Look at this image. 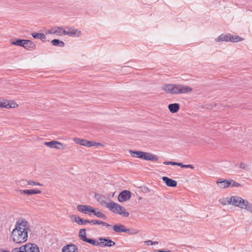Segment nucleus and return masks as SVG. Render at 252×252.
Wrapping results in <instances>:
<instances>
[{
	"instance_id": "obj_43",
	"label": "nucleus",
	"mask_w": 252,
	"mask_h": 252,
	"mask_svg": "<svg viewBox=\"0 0 252 252\" xmlns=\"http://www.w3.org/2000/svg\"><path fill=\"white\" fill-rule=\"evenodd\" d=\"M230 186L232 187H239L241 186V185L239 183L236 182L232 180L231 185Z\"/></svg>"
},
{
	"instance_id": "obj_7",
	"label": "nucleus",
	"mask_w": 252,
	"mask_h": 252,
	"mask_svg": "<svg viewBox=\"0 0 252 252\" xmlns=\"http://www.w3.org/2000/svg\"><path fill=\"white\" fill-rule=\"evenodd\" d=\"M131 196V193L129 190H124L121 191L118 196V200L120 202H123L129 200Z\"/></svg>"
},
{
	"instance_id": "obj_55",
	"label": "nucleus",
	"mask_w": 252,
	"mask_h": 252,
	"mask_svg": "<svg viewBox=\"0 0 252 252\" xmlns=\"http://www.w3.org/2000/svg\"><path fill=\"white\" fill-rule=\"evenodd\" d=\"M98 211H99L98 209V210H95V212H98Z\"/></svg>"
},
{
	"instance_id": "obj_11",
	"label": "nucleus",
	"mask_w": 252,
	"mask_h": 252,
	"mask_svg": "<svg viewBox=\"0 0 252 252\" xmlns=\"http://www.w3.org/2000/svg\"><path fill=\"white\" fill-rule=\"evenodd\" d=\"M22 47L28 50H33L35 49L36 46L31 40L25 39Z\"/></svg>"
},
{
	"instance_id": "obj_6",
	"label": "nucleus",
	"mask_w": 252,
	"mask_h": 252,
	"mask_svg": "<svg viewBox=\"0 0 252 252\" xmlns=\"http://www.w3.org/2000/svg\"><path fill=\"white\" fill-rule=\"evenodd\" d=\"M138 158L152 161H156L158 159V157L157 156L150 153H146L142 151Z\"/></svg>"
},
{
	"instance_id": "obj_8",
	"label": "nucleus",
	"mask_w": 252,
	"mask_h": 252,
	"mask_svg": "<svg viewBox=\"0 0 252 252\" xmlns=\"http://www.w3.org/2000/svg\"><path fill=\"white\" fill-rule=\"evenodd\" d=\"M63 34L67 35L71 37H79L81 34V32L78 29L71 27L69 28L68 31L63 30Z\"/></svg>"
},
{
	"instance_id": "obj_3",
	"label": "nucleus",
	"mask_w": 252,
	"mask_h": 252,
	"mask_svg": "<svg viewBox=\"0 0 252 252\" xmlns=\"http://www.w3.org/2000/svg\"><path fill=\"white\" fill-rule=\"evenodd\" d=\"M226 200L228 204L238 207L241 209H243L244 207L246 201L247 200L238 196L227 197L226 198Z\"/></svg>"
},
{
	"instance_id": "obj_54",
	"label": "nucleus",
	"mask_w": 252,
	"mask_h": 252,
	"mask_svg": "<svg viewBox=\"0 0 252 252\" xmlns=\"http://www.w3.org/2000/svg\"><path fill=\"white\" fill-rule=\"evenodd\" d=\"M26 182V181H25V180H21L20 181V183H23V182Z\"/></svg>"
},
{
	"instance_id": "obj_42",
	"label": "nucleus",
	"mask_w": 252,
	"mask_h": 252,
	"mask_svg": "<svg viewBox=\"0 0 252 252\" xmlns=\"http://www.w3.org/2000/svg\"><path fill=\"white\" fill-rule=\"evenodd\" d=\"M164 165H179V162H176L174 161H164Z\"/></svg>"
},
{
	"instance_id": "obj_21",
	"label": "nucleus",
	"mask_w": 252,
	"mask_h": 252,
	"mask_svg": "<svg viewBox=\"0 0 252 252\" xmlns=\"http://www.w3.org/2000/svg\"><path fill=\"white\" fill-rule=\"evenodd\" d=\"M125 227L123 224H116L113 225V229L116 232H124Z\"/></svg>"
},
{
	"instance_id": "obj_46",
	"label": "nucleus",
	"mask_w": 252,
	"mask_h": 252,
	"mask_svg": "<svg viewBox=\"0 0 252 252\" xmlns=\"http://www.w3.org/2000/svg\"><path fill=\"white\" fill-rule=\"evenodd\" d=\"M155 252H171V251H169V250L165 251V250H155Z\"/></svg>"
},
{
	"instance_id": "obj_50",
	"label": "nucleus",
	"mask_w": 252,
	"mask_h": 252,
	"mask_svg": "<svg viewBox=\"0 0 252 252\" xmlns=\"http://www.w3.org/2000/svg\"><path fill=\"white\" fill-rule=\"evenodd\" d=\"M90 223V220H83V224H86V223Z\"/></svg>"
},
{
	"instance_id": "obj_48",
	"label": "nucleus",
	"mask_w": 252,
	"mask_h": 252,
	"mask_svg": "<svg viewBox=\"0 0 252 252\" xmlns=\"http://www.w3.org/2000/svg\"><path fill=\"white\" fill-rule=\"evenodd\" d=\"M239 167L241 169H245L246 167L245 164L244 163L241 162L239 165Z\"/></svg>"
},
{
	"instance_id": "obj_34",
	"label": "nucleus",
	"mask_w": 252,
	"mask_h": 252,
	"mask_svg": "<svg viewBox=\"0 0 252 252\" xmlns=\"http://www.w3.org/2000/svg\"><path fill=\"white\" fill-rule=\"evenodd\" d=\"M0 108H10L11 105H10V102L8 100H5L0 102Z\"/></svg>"
},
{
	"instance_id": "obj_1",
	"label": "nucleus",
	"mask_w": 252,
	"mask_h": 252,
	"mask_svg": "<svg viewBox=\"0 0 252 252\" xmlns=\"http://www.w3.org/2000/svg\"><path fill=\"white\" fill-rule=\"evenodd\" d=\"M30 231V225L28 221L24 218H20L16 221L15 228L11 233L13 241L17 244L26 242Z\"/></svg>"
},
{
	"instance_id": "obj_5",
	"label": "nucleus",
	"mask_w": 252,
	"mask_h": 252,
	"mask_svg": "<svg viewBox=\"0 0 252 252\" xmlns=\"http://www.w3.org/2000/svg\"><path fill=\"white\" fill-rule=\"evenodd\" d=\"M78 211L86 214L91 215L92 213L94 214L95 210H98V208H94L90 205H79L77 206Z\"/></svg>"
},
{
	"instance_id": "obj_44",
	"label": "nucleus",
	"mask_w": 252,
	"mask_h": 252,
	"mask_svg": "<svg viewBox=\"0 0 252 252\" xmlns=\"http://www.w3.org/2000/svg\"><path fill=\"white\" fill-rule=\"evenodd\" d=\"M220 202L221 203V204H222L223 205L228 204L227 203V200H226V198L220 199Z\"/></svg>"
},
{
	"instance_id": "obj_12",
	"label": "nucleus",
	"mask_w": 252,
	"mask_h": 252,
	"mask_svg": "<svg viewBox=\"0 0 252 252\" xmlns=\"http://www.w3.org/2000/svg\"><path fill=\"white\" fill-rule=\"evenodd\" d=\"M100 243L103 245V247H109L115 245V243L110 239L109 238H100Z\"/></svg>"
},
{
	"instance_id": "obj_35",
	"label": "nucleus",
	"mask_w": 252,
	"mask_h": 252,
	"mask_svg": "<svg viewBox=\"0 0 252 252\" xmlns=\"http://www.w3.org/2000/svg\"><path fill=\"white\" fill-rule=\"evenodd\" d=\"M75 140L77 144L87 147V140L80 138H77Z\"/></svg>"
},
{
	"instance_id": "obj_49",
	"label": "nucleus",
	"mask_w": 252,
	"mask_h": 252,
	"mask_svg": "<svg viewBox=\"0 0 252 252\" xmlns=\"http://www.w3.org/2000/svg\"><path fill=\"white\" fill-rule=\"evenodd\" d=\"M10 105H11V106L10 108H14L17 106V105L14 102H13V101L11 102V103L10 102Z\"/></svg>"
},
{
	"instance_id": "obj_19",
	"label": "nucleus",
	"mask_w": 252,
	"mask_h": 252,
	"mask_svg": "<svg viewBox=\"0 0 252 252\" xmlns=\"http://www.w3.org/2000/svg\"><path fill=\"white\" fill-rule=\"evenodd\" d=\"M191 91L192 88L188 86L180 85V87H179V94L187 93Z\"/></svg>"
},
{
	"instance_id": "obj_30",
	"label": "nucleus",
	"mask_w": 252,
	"mask_h": 252,
	"mask_svg": "<svg viewBox=\"0 0 252 252\" xmlns=\"http://www.w3.org/2000/svg\"><path fill=\"white\" fill-rule=\"evenodd\" d=\"M245 205L243 209H245L252 213V204L250 203L248 200H246Z\"/></svg>"
},
{
	"instance_id": "obj_41",
	"label": "nucleus",
	"mask_w": 252,
	"mask_h": 252,
	"mask_svg": "<svg viewBox=\"0 0 252 252\" xmlns=\"http://www.w3.org/2000/svg\"><path fill=\"white\" fill-rule=\"evenodd\" d=\"M27 182H28V185H31V186H43L42 184H41L39 183L35 182L32 181H27Z\"/></svg>"
},
{
	"instance_id": "obj_23",
	"label": "nucleus",
	"mask_w": 252,
	"mask_h": 252,
	"mask_svg": "<svg viewBox=\"0 0 252 252\" xmlns=\"http://www.w3.org/2000/svg\"><path fill=\"white\" fill-rule=\"evenodd\" d=\"M90 223H93V224H101L102 225L106 227L111 226V225L107 223V222L99 220H90Z\"/></svg>"
},
{
	"instance_id": "obj_39",
	"label": "nucleus",
	"mask_w": 252,
	"mask_h": 252,
	"mask_svg": "<svg viewBox=\"0 0 252 252\" xmlns=\"http://www.w3.org/2000/svg\"><path fill=\"white\" fill-rule=\"evenodd\" d=\"M140 189H141V191L144 193H150L151 192H153L152 190L150 189H149L148 187H147L146 186L141 187Z\"/></svg>"
},
{
	"instance_id": "obj_29",
	"label": "nucleus",
	"mask_w": 252,
	"mask_h": 252,
	"mask_svg": "<svg viewBox=\"0 0 252 252\" xmlns=\"http://www.w3.org/2000/svg\"><path fill=\"white\" fill-rule=\"evenodd\" d=\"M41 192V190L38 189H27V194L32 195L35 194H40Z\"/></svg>"
},
{
	"instance_id": "obj_33",
	"label": "nucleus",
	"mask_w": 252,
	"mask_h": 252,
	"mask_svg": "<svg viewBox=\"0 0 252 252\" xmlns=\"http://www.w3.org/2000/svg\"><path fill=\"white\" fill-rule=\"evenodd\" d=\"M72 218H74V221L79 225H82L83 223V219L79 217H77L75 215H72Z\"/></svg>"
},
{
	"instance_id": "obj_14",
	"label": "nucleus",
	"mask_w": 252,
	"mask_h": 252,
	"mask_svg": "<svg viewBox=\"0 0 252 252\" xmlns=\"http://www.w3.org/2000/svg\"><path fill=\"white\" fill-rule=\"evenodd\" d=\"M62 252H78L77 247L74 244H68L64 246Z\"/></svg>"
},
{
	"instance_id": "obj_24",
	"label": "nucleus",
	"mask_w": 252,
	"mask_h": 252,
	"mask_svg": "<svg viewBox=\"0 0 252 252\" xmlns=\"http://www.w3.org/2000/svg\"><path fill=\"white\" fill-rule=\"evenodd\" d=\"M28 244L12 250L13 252H27Z\"/></svg>"
},
{
	"instance_id": "obj_36",
	"label": "nucleus",
	"mask_w": 252,
	"mask_h": 252,
	"mask_svg": "<svg viewBox=\"0 0 252 252\" xmlns=\"http://www.w3.org/2000/svg\"><path fill=\"white\" fill-rule=\"evenodd\" d=\"M94 215H95L97 218H101L104 220H106L107 219L106 216L103 213L100 212L99 211H98V212H95Z\"/></svg>"
},
{
	"instance_id": "obj_22",
	"label": "nucleus",
	"mask_w": 252,
	"mask_h": 252,
	"mask_svg": "<svg viewBox=\"0 0 252 252\" xmlns=\"http://www.w3.org/2000/svg\"><path fill=\"white\" fill-rule=\"evenodd\" d=\"M51 43L53 46H59L61 47H64L65 44L64 42L58 39H54L51 41Z\"/></svg>"
},
{
	"instance_id": "obj_18",
	"label": "nucleus",
	"mask_w": 252,
	"mask_h": 252,
	"mask_svg": "<svg viewBox=\"0 0 252 252\" xmlns=\"http://www.w3.org/2000/svg\"><path fill=\"white\" fill-rule=\"evenodd\" d=\"M168 108L171 113H175L179 111L180 105L178 103H171L168 105Z\"/></svg>"
},
{
	"instance_id": "obj_40",
	"label": "nucleus",
	"mask_w": 252,
	"mask_h": 252,
	"mask_svg": "<svg viewBox=\"0 0 252 252\" xmlns=\"http://www.w3.org/2000/svg\"><path fill=\"white\" fill-rule=\"evenodd\" d=\"M179 166H180L182 168H190L192 169L194 168V167L191 164H183L181 162H179Z\"/></svg>"
},
{
	"instance_id": "obj_2",
	"label": "nucleus",
	"mask_w": 252,
	"mask_h": 252,
	"mask_svg": "<svg viewBox=\"0 0 252 252\" xmlns=\"http://www.w3.org/2000/svg\"><path fill=\"white\" fill-rule=\"evenodd\" d=\"M106 207L114 213L119 214L124 217H128L129 213L122 206L113 201L106 204Z\"/></svg>"
},
{
	"instance_id": "obj_26",
	"label": "nucleus",
	"mask_w": 252,
	"mask_h": 252,
	"mask_svg": "<svg viewBox=\"0 0 252 252\" xmlns=\"http://www.w3.org/2000/svg\"><path fill=\"white\" fill-rule=\"evenodd\" d=\"M84 242L89 243L92 245H94V246H97L99 244H100V243H99L96 240L93 239L88 238L87 237H85V241Z\"/></svg>"
},
{
	"instance_id": "obj_9",
	"label": "nucleus",
	"mask_w": 252,
	"mask_h": 252,
	"mask_svg": "<svg viewBox=\"0 0 252 252\" xmlns=\"http://www.w3.org/2000/svg\"><path fill=\"white\" fill-rule=\"evenodd\" d=\"M44 144L51 148H55L57 149L63 150V145L60 142L57 141H51L50 142H45Z\"/></svg>"
},
{
	"instance_id": "obj_47",
	"label": "nucleus",
	"mask_w": 252,
	"mask_h": 252,
	"mask_svg": "<svg viewBox=\"0 0 252 252\" xmlns=\"http://www.w3.org/2000/svg\"><path fill=\"white\" fill-rule=\"evenodd\" d=\"M19 191L21 194H27V189H25V190L20 189L19 190Z\"/></svg>"
},
{
	"instance_id": "obj_27",
	"label": "nucleus",
	"mask_w": 252,
	"mask_h": 252,
	"mask_svg": "<svg viewBox=\"0 0 252 252\" xmlns=\"http://www.w3.org/2000/svg\"><path fill=\"white\" fill-rule=\"evenodd\" d=\"M78 236H79L80 239L84 242L85 241V237H87L86 233V229H85V228L81 229L79 230Z\"/></svg>"
},
{
	"instance_id": "obj_51",
	"label": "nucleus",
	"mask_w": 252,
	"mask_h": 252,
	"mask_svg": "<svg viewBox=\"0 0 252 252\" xmlns=\"http://www.w3.org/2000/svg\"><path fill=\"white\" fill-rule=\"evenodd\" d=\"M53 29L52 28L51 30H48L47 32V33H49V34H53Z\"/></svg>"
},
{
	"instance_id": "obj_15",
	"label": "nucleus",
	"mask_w": 252,
	"mask_h": 252,
	"mask_svg": "<svg viewBox=\"0 0 252 252\" xmlns=\"http://www.w3.org/2000/svg\"><path fill=\"white\" fill-rule=\"evenodd\" d=\"M94 198L97 200V202H98L101 205H104L105 204H107L106 202H105V196L103 195L98 194V193H95Z\"/></svg>"
},
{
	"instance_id": "obj_52",
	"label": "nucleus",
	"mask_w": 252,
	"mask_h": 252,
	"mask_svg": "<svg viewBox=\"0 0 252 252\" xmlns=\"http://www.w3.org/2000/svg\"><path fill=\"white\" fill-rule=\"evenodd\" d=\"M158 241H153V245H156V244H158Z\"/></svg>"
},
{
	"instance_id": "obj_16",
	"label": "nucleus",
	"mask_w": 252,
	"mask_h": 252,
	"mask_svg": "<svg viewBox=\"0 0 252 252\" xmlns=\"http://www.w3.org/2000/svg\"><path fill=\"white\" fill-rule=\"evenodd\" d=\"M27 252H39V249L35 244L28 243Z\"/></svg>"
},
{
	"instance_id": "obj_25",
	"label": "nucleus",
	"mask_w": 252,
	"mask_h": 252,
	"mask_svg": "<svg viewBox=\"0 0 252 252\" xmlns=\"http://www.w3.org/2000/svg\"><path fill=\"white\" fill-rule=\"evenodd\" d=\"M228 34H222L220 35L219 37H218L215 41L216 42H221V41H226L228 42Z\"/></svg>"
},
{
	"instance_id": "obj_45",
	"label": "nucleus",
	"mask_w": 252,
	"mask_h": 252,
	"mask_svg": "<svg viewBox=\"0 0 252 252\" xmlns=\"http://www.w3.org/2000/svg\"><path fill=\"white\" fill-rule=\"evenodd\" d=\"M145 243L147 244L148 246L152 245H153V241L151 240H147L145 242Z\"/></svg>"
},
{
	"instance_id": "obj_31",
	"label": "nucleus",
	"mask_w": 252,
	"mask_h": 252,
	"mask_svg": "<svg viewBox=\"0 0 252 252\" xmlns=\"http://www.w3.org/2000/svg\"><path fill=\"white\" fill-rule=\"evenodd\" d=\"M142 151H133L130 150L129 151V153L132 157L139 158Z\"/></svg>"
},
{
	"instance_id": "obj_10",
	"label": "nucleus",
	"mask_w": 252,
	"mask_h": 252,
	"mask_svg": "<svg viewBox=\"0 0 252 252\" xmlns=\"http://www.w3.org/2000/svg\"><path fill=\"white\" fill-rule=\"evenodd\" d=\"M232 181V180H227L226 179H219L216 182V183L220 188L224 189L230 186L231 185Z\"/></svg>"
},
{
	"instance_id": "obj_32",
	"label": "nucleus",
	"mask_w": 252,
	"mask_h": 252,
	"mask_svg": "<svg viewBox=\"0 0 252 252\" xmlns=\"http://www.w3.org/2000/svg\"><path fill=\"white\" fill-rule=\"evenodd\" d=\"M24 40L25 39H17L15 41H12L11 44L14 45L22 47Z\"/></svg>"
},
{
	"instance_id": "obj_17",
	"label": "nucleus",
	"mask_w": 252,
	"mask_h": 252,
	"mask_svg": "<svg viewBox=\"0 0 252 252\" xmlns=\"http://www.w3.org/2000/svg\"><path fill=\"white\" fill-rule=\"evenodd\" d=\"M228 42H237L239 41H242L244 38L238 35H231L228 34Z\"/></svg>"
},
{
	"instance_id": "obj_37",
	"label": "nucleus",
	"mask_w": 252,
	"mask_h": 252,
	"mask_svg": "<svg viewBox=\"0 0 252 252\" xmlns=\"http://www.w3.org/2000/svg\"><path fill=\"white\" fill-rule=\"evenodd\" d=\"M101 143H96L93 141H87V147H94L96 146H100L101 145Z\"/></svg>"
},
{
	"instance_id": "obj_4",
	"label": "nucleus",
	"mask_w": 252,
	"mask_h": 252,
	"mask_svg": "<svg viewBox=\"0 0 252 252\" xmlns=\"http://www.w3.org/2000/svg\"><path fill=\"white\" fill-rule=\"evenodd\" d=\"M179 84H166L163 86L162 89L167 93L179 94Z\"/></svg>"
},
{
	"instance_id": "obj_13",
	"label": "nucleus",
	"mask_w": 252,
	"mask_h": 252,
	"mask_svg": "<svg viewBox=\"0 0 252 252\" xmlns=\"http://www.w3.org/2000/svg\"><path fill=\"white\" fill-rule=\"evenodd\" d=\"M162 180L168 187L174 188L176 187L177 185V183L175 180H174L167 177H163L162 178Z\"/></svg>"
},
{
	"instance_id": "obj_20",
	"label": "nucleus",
	"mask_w": 252,
	"mask_h": 252,
	"mask_svg": "<svg viewBox=\"0 0 252 252\" xmlns=\"http://www.w3.org/2000/svg\"><path fill=\"white\" fill-rule=\"evenodd\" d=\"M32 36L35 39H40L42 42L46 41V36L43 33L33 32Z\"/></svg>"
},
{
	"instance_id": "obj_38",
	"label": "nucleus",
	"mask_w": 252,
	"mask_h": 252,
	"mask_svg": "<svg viewBox=\"0 0 252 252\" xmlns=\"http://www.w3.org/2000/svg\"><path fill=\"white\" fill-rule=\"evenodd\" d=\"M124 232L127 233L129 234H137V233H138V231H137L136 230H135V229L131 230V229H128V228H126L125 227Z\"/></svg>"
},
{
	"instance_id": "obj_53",
	"label": "nucleus",
	"mask_w": 252,
	"mask_h": 252,
	"mask_svg": "<svg viewBox=\"0 0 252 252\" xmlns=\"http://www.w3.org/2000/svg\"><path fill=\"white\" fill-rule=\"evenodd\" d=\"M1 252H10L1 249Z\"/></svg>"
},
{
	"instance_id": "obj_28",
	"label": "nucleus",
	"mask_w": 252,
	"mask_h": 252,
	"mask_svg": "<svg viewBox=\"0 0 252 252\" xmlns=\"http://www.w3.org/2000/svg\"><path fill=\"white\" fill-rule=\"evenodd\" d=\"M53 34H56L57 35H62L61 31L63 32V28L62 27H56L53 28ZM63 34V33H62Z\"/></svg>"
}]
</instances>
